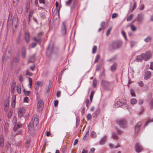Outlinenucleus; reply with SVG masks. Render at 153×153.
Masks as SVG:
<instances>
[{"mask_svg":"<svg viewBox=\"0 0 153 153\" xmlns=\"http://www.w3.org/2000/svg\"><path fill=\"white\" fill-rule=\"evenodd\" d=\"M33 121L32 123H29L28 125V132L31 135H33L35 128L39 123L38 116L36 114L33 115Z\"/></svg>","mask_w":153,"mask_h":153,"instance_id":"obj_1","label":"nucleus"},{"mask_svg":"<svg viewBox=\"0 0 153 153\" xmlns=\"http://www.w3.org/2000/svg\"><path fill=\"white\" fill-rule=\"evenodd\" d=\"M12 15L9 13V16L7 22V26H9L12 25L16 27L18 25V20L17 16L15 15L14 16L13 18V21L11 20Z\"/></svg>","mask_w":153,"mask_h":153,"instance_id":"obj_2","label":"nucleus"},{"mask_svg":"<svg viewBox=\"0 0 153 153\" xmlns=\"http://www.w3.org/2000/svg\"><path fill=\"white\" fill-rule=\"evenodd\" d=\"M123 104L124 105L123 108H126L128 111H130L131 107L128 105L126 104L125 102L122 103L120 101H118L114 104V106L115 108H117L122 106Z\"/></svg>","mask_w":153,"mask_h":153,"instance_id":"obj_3","label":"nucleus"},{"mask_svg":"<svg viewBox=\"0 0 153 153\" xmlns=\"http://www.w3.org/2000/svg\"><path fill=\"white\" fill-rule=\"evenodd\" d=\"M122 45V43L118 41L113 42L110 45V48L113 49H117Z\"/></svg>","mask_w":153,"mask_h":153,"instance_id":"obj_4","label":"nucleus"},{"mask_svg":"<svg viewBox=\"0 0 153 153\" xmlns=\"http://www.w3.org/2000/svg\"><path fill=\"white\" fill-rule=\"evenodd\" d=\"M116 123L122 128H124L126 127V122L124 119L120 118L117 119L116 120Z\"/></svg>","mask_w":153,"mask_h":153,"instance_id":"obj_5","label":"nucleus"},{"mask_svg":"<svg viewBox=\"0 0 153 153\" xmlns=\"http://www.w3.org/2000/svg\"><path fill=\"white\" fill-rule=\"evenodd\" d=\"M67 23L66 21L62 22V25L61 32L63 35L66 34V27L67 26Z\"/></svg>","mask_w":153,"mask_h":153,"instance_id":"obj_6","label":"nucleus"},{"mask_svg":"<svg viewBox=\"0 0 153 153\" xmlns=\"http://www.w3.org/2000/svg\"><path fill=\"white\" fill-rule=\"evenodd\" d=\"M143 59L145 61L148 60L152 57L151 52L149 51H147L145 53H142Z\"/></svg>","mask_w":153,"mask_h":153,"instance_id":"obj_7","label":"nucleus"},{"mask_svg":"<svg viewBox=\"0 0 153 153\" xmlns=\"http://www.w3.org/2000/svg\"><path fill=\"white\" fill-rule=\"evenodd\" d=\"M144 15L142 13L138 14L136 17V20L138 24L141 23L144 20Z\"/></svg>","mask_w":153,"mask_h":153,"instance_id":"obj_8","label":"nucleus"},{"mask_svg":"<svg viewBox=\"0 0 153 153\" xmlns=\"http://www.w3.org/2000/svg\"><path fill=\"white\" fill-rule=\"evenodd\" d=\"M43 102L42 100H39L38 102L37 108L39 112H41L43 108Z\"/></svg>","mask_w":153,"mask_h":153,"instance_id":"obj_9","label":"nucleus"},{"mask_svg":"<svg viewBox=\"0 0 153 153\" xmlns=\"http://www.w3.org/2000/svg\"><path fill=\"white\" fill-rule=\"evenodd\" d=\"M43 33L42 32H40L37 34L36 36H34L33 37L34 40L36 42L40 43L41 42L42 40L40 37L42 36Z\"/></svg>","mask_w":153,"mask_h":153,"instance_id":"obj_10","label":"nucleus"},{"mask_svg":"<svg viewBox=\"0 0 153 153\" xmlns=\"http://www.w3.org/2000/svg\"><path fill=\"white\" fill-rule=\"evenodd\" d=\"M26 55V50L25 48L23 47L22 48L21 51V58L22 59H25Z\"/></svg>","mask_w":153,"mask_h":153,"instance_id":"obj_11","label":"nucleus"},{"mask_svg":"<svg viewBox=\"0 0 153 153\" xmlns=\"http://www.w3.org/2000/svg\"><path fill=\"white\" fill-rule=\"evenodd\" d=\"M47 49V53H52L54 50L53 44H50L48 47Z\"/></svg>","mask_w":153,"mask_h":153,"instance_id":"obj_12","label":"nucleus"},{"mask_svg":"<svg viewBox=\"0 0 153 153\" xmlns=\"http://www.w3.org/2000/svg\"><path fill=\"white\" fill-rule=\"evenodd\" d=\"M142 149V148L139 143H137L136 144L135 149L136 151L137 152H141Z\"/></svg>","mask_w":153,"mask_h":153,"instance_id":"obj_13","label":"nucleus"},{"mask_svg":"<svg viewBox=\"0 0 153 153\" xmlns=\"http://www.w3.org/2000/svg\"><path fill=\"white\" fill-rule=\"evenodd\" d=\"M9 99H7V100H6L5 105L4 107V109L5 111L7 112L9 108Z\"/></svg>","mask_w":153,"mask_h":153,"instance_id":"obj_14","label":"nucleus"},{"mask_svg":"<svg viewBox=\"0 0 153 153\" xmlns=\"http://www.w3.org/2000/svg\"><path fill=\"white\" fill-rule=\"evenodd\" d=\"M19 61V56H17L14 58L13 60L12 64L13 65L16 66L17 64L18 63V62Z\"/></svg>","mask_w":153,"mask_h":153,"instance_id":"obj_15","label":"nucleus"},{"mask_svg":"<svg viewBox=\"0 0 153 153\" xmlns=\"http://www.w3.org/2000/svg\"><path fill=\"white\" fill-rule=\"evenodd\" d=\"M100 111L101 110L99 108H97L93 114V117L94 118L97 117V116L99 114Z\"/></svg>","mask_w":153,"mask_h":153,"instance_id":"obj_16","label":"nucleus"},{"mask_svg":"<svg viewBox=\"0 0 153 153\" xmlns=\"http://www.w3.org/2000/svg\"><path fill=\"white\" fill-rule=\"evenodd\" d=\"M25 39L26 42L28 43L30 41V35L29 33L25 32Z\"/></svg>","mask_w":153,"mask_h":153,"instance_id":"obj_17","label":"nucleus"},{"mask_svg":"<svg viewBox=\"0 0 153 153\" xmlns=\"http://www.w3.org/2000/svg\"><path fill=\"white\" fill-rule=\"evenodd\" d=\"M101 85L103 87H108L110 85V83L105 80H102L101 83Z\"/></svg>","mask_w":153,"mask_h":153,"instance_id":"obj_18","label":"nucleus"},{"mask_svg":"<svg viewBox=\"0 0 153 153\" xmlns=\"http://www.w3.org/2000/svg\"><path fill=\"white\" fill-rule=\"evenodd\" d=\"M16 87V82L13 81L12 83L11 87V92L12 93H13L14 91V89Z\"/></svg>","mask_w":153,"mask_h":153,"instance_id":"obj_19","label":"nucleus"},{"mask_svg":"<svg viewBox=\"0 0 153 153\" xmlns=\"http://www.w3.org/2000/svg\"><path fill=\"white\" fill-rule=\"evenodd\" d=\"M143 59L142 54L139 56H137L136 58V60L137 62H141L142 61Z\"/></svg>","mask_w":153,"mask_h":153,"instance_id":"obj_20","label":"nucleus"},{"mask_svg":"<svg viewBox=\"0 0 153 153\" xmlns=\"http://www.w3.org/2000/svg\"><path fill=\"white\" fill-rule=\"evenodd\" d=\"M20 117H22L25 112V109L23 107L20 108Z\"/></svg>","mask_w":153,"mask_h":153,"instance_id":"obj_21","label":"nucleus"},{"mask_svg":"<svg viewBox=\"0 0 153 153\" xmlns=\"http://www.w3.org/2000/svg\"><path fill=\"white\" fill-rule=\"evenodd\" d=\"M20 134L22 133V132H24L25 131V128L24 125L23 124H20Z\"/></svg>","mask_w":153,"mask_h":153,"instance_id":"obj_22","label":"nucleus"},{"mask_svg":"<svg viewBox=\"0 0 153 153\" xmlns=\"http://www.w3.org/2000/svg\"><path fill=\"white\" fill-rule=\"evenodd\" d=\"M33 13L34 11L33 10H30L29 12L28 15V19L29 21H30V19L31 18Z\"/></svg>","mask_w":153,"mask_h":153,"instance_id":"obj_23","label":"nucleus"},{"mask_svg":"<svg viewBox=\"0 0 153 153\" xmlns=\"http://www.w3.org/2000/svg\"><path fill=\"white\" fill-rule=\"evenodd\" d=\"M106 138L105 136L103 137L101 139L100 142V144L101 145L105 143L106 140Z\"/></svg>","mask_w":153,"mask_h":153,"instance_id":"obj_24","label":"nucleus"},{"mask_svg":"<svg viewBox=\"0 0 153 153\" xmlns=\"http://www.w3.org/2000/svg\"><path fill=\"white\" fill-rule=\"evenodd\" d=\"M4 145V140L2 137H0V146L1 147H3Z\"/></svg>","mask_w":153,"mask_h":153,"instance_id":"obj_25","label":"nucleus"},{"mask_svg":"<svg viewBox=\"0 0 153 153\" xmlns=\"http://www.w3.org/2000/svg\"><path fill=\"white\" fill-rule=\"evenodd\" d=\"M142 123L141 122L138 123L137 124L135 127V130L136 131H138Z\"/></svg>","mask_w":153,"mask_h":153,"instance_id":"obj_26","label":"nucleus"},{"mask_svg":"<svg viewBox=\"0 0 153 153\" xmlns=\"http://www.w3.org/2000/svg\"><path fill=\"white\" fill-rule=\"evenodd\" d=\"M137 101L135 99L133 98L131 99L130 101V103L132 105H134L137 103Z\"/></svg>","mask_w":153,"mask_h":153,"instance_id":"obj_27","label":"nucleus"},{"mask_svg":"<svg viewBox=\"0 0 153 153\" xmlns=\"http://www.w3.org/2000/svg\"><path fill=\"white\" fill-rule=\"evenodd\" d=\"M28 81L29 84H28V85L29 88H31L32 87L33 82V80L32 79L30 78L29 77L28 78Z\"/></svg>","mask_w":153,"mask_h":153,"instance_id":"obj_28","label":"nucleus"},{"mask_svg":"<svg viewBox=\"0 0 153 153\" xmlns=\"http://www.w3.org/2000/svg\"><path fill=\"white\" fill-rule=\"evenodd\" d=\"M109 146L111 148H118L120 147V145L118 143L117 145L114 147L113 146L111 143H109Z\"/></svg>","mask_w":153,"mask_h":153,"instance_id":"obj_29","label":"nucleus"},{"mask_svg":"<svg viewBox=\"0 0 153 153\" xmlns=\"http://www.w3.org/2000/svg\"><path fill=\"white\" fill-rule=\"evenodd\" d=\"M15 101H16V96L15 95H14L13 97V101L12 102V107L13 108L15 107Z\"/></svg>","mask_w":153,"mask_h":153,"instance_id":"obj_30","label":"nucleus"},{"mask_svg":"<svg viewBox=\"0 0 153 153\" xmlns=\"http://www.w3.org/2000/svg\"><path fill=\"white\" fill-rule=\"evenodd\" d=\"M51 80H50L49 81V85L48 86V89L46 91L47 93H48L50 91V89L51 88Z\"/></svg>","mask_w":153,"mask_h":153,"instance_id":"obj_31","label":"nucleus"},{"mask_svg":"<svg viewBox=\"0 0 153 153\" xmlns=\"http://www.w3.org/2000/svg\"><path fill=\"white\" fill-rule=\"evenodd\" d=\"M151 39H152L151 37L150 36H149L144 39V41L145 42H148L151 41Z\"/></svg>","mask_w":153,"mask_h":153,"instance_id":"obj_32","label":"nucleus"},{"mask_svg":"<svg viewBox=\"0 0 153 153\" xmlns=\"http://www.w3.org/2000/svg\"><path fill=\"white\" fill-rule=\"evenodd\" d=\"M117 64L116 63H114L113 65L111 66V70L112 71H114L116 68Z\"/></svg>","mask_w":153,"mask_h":153,"instance_id":"obj_33","label":"nucleus"},{"mask_svg":"<svg viewBox=\"0 0 153 153\" xmlns=\"http://www.w3.org/2000/svg\"><path fill=\"white\" fill-rule=\"evenodd\" d=\"M30 140L28 139L25 142V146L26 148H28L30 146Z\"/></svg>","mask_w":153,"mask_h":153,"instance_id":"obj_34","label":"nucleus"},{"mask_svg":"<svg viewBox=\"0 0 153 153\" xmlns=\"http://www.w3.org/2000/svg\"><path fill=\"white\" fill-rule=\"evenodd\" d=\"M8 124L7 123H5L4 126V130L6 132H7L8 131Z\"/></svg>","mask_w":153,"mask_h":153,"instance_id":"obj_35","label":"nucleus"},{"mask_svg":"<svg viewBox=\"0 0 153 153\" xmlns=\"http://www.w3.org/2000/svg\"><path fill=\"white\" fill-rule=\"evenodd\" d=\"M97 47L96 45H94L93 46L92 49V53L93 54L95 53L97 51Z\"/></svg>","mask_w":153,"mask_h":153,"instance_id":"obj_36","label":"nucleus"},{"mask_svg":"<svg viewBox=\"0 0 153 153\" xmlns=\"http://www.w3.org/2000/svg\"><path fill=\"white\" fill-rule=\"evenodd\" d=\"M24 92L26 96H29L30 94V91L26 90L25 89H24Z\"/></svg>","mask_w":153,"mask_h":153,"instance_id":"obj_37","label":"nucleus"},{"mask_svg":"<svg viewBox=\"0 0 153 153\" xmlns=\"http://www.w3.org/2000/svg\"><path fill=\"white\" fill-rule=\"evenodd\" d=\"M111 137L114 140H117L118 139L117 136L114 133L112 134Z\"/></svg>","mask_w":153,"mask_h":153,"instance_id":"obj_38","label":"nucleus"},{"mask_svg":"<svg viewBox=\"0 0 153 153\" xmlns=\"http://www.w3.org/2000/svg\"><path fill=\"white\" fill-rule=\"evenodd\" d=\"M19 0H13V4L14 6H17L19 4Z\"/></svg>","mask_w":153,"mask_h":153,"instance_id":"obj_39","label":"nucleus"},{"mask_svg":"<svg viewBox=\"0 0 153 153\" xmlns=\"http://www.w3.org/2000/svg\"><path fill=\"white\" fill-rule=\"evenodd\" d=\"M12 114V110L10 109L9 110L8 113L7 115L8 118L9 119H10L11 117Z\"/></svg>","mask_w":153,"mask_h":153,"instance_id":"obj_40","label":"nucleus"},{"mask_svg":"<svg viewBox=\"0 0 153 153\" xmlns=\"http://www.w3.org/2000/svg\"><path fill=\"white\" fill-rule=\"evenodd\" d=\"M121 33H122V34L123 36L124 37L125 40H127V37L126 36V33L123 30H122L121 31Z\"/></svg>","mask_w":153,"mask_h":153,"instance_id":"obj_41","label":"nucleus"},{"mask_svg":"<svg viewBox=\"0 0 153 153\" xmlns=\"http://www.w3.org/2000/svg\"><path fill=\"white\" fill-rule=\"evenodd\" d=\"M89 131L88 130L86 132V134L83 137V139L85 140H86L87 139L89 135Z\"/></svg>","mask_w":153,"mask_h":153,"instance_id":"obj_42","label":"nucleus"},{"mask_svg":"<svg viewBox=\"0 0 153 153\" xmlns=\"http://www.w3.org/2000/svg\"><path fill=\"white\" fill-rule=\"evenodd\" d=\"M133 14H131L129 16H128L127 18V21H130L133 18Z\"/></svg>","mask_w":153,"mask_h":153,"instance_id":"obj_43","label":"nucleus"},{"mask_svg":"<svg viewBox=\"0 0 153 153\" xmlns=\"http://www.w3.org/2000/svg\"><path fill=\"white\" fill-rule=\"evenodd\" d=\"M151 75V72L149 71H148L145 73V76H150Z\"/></svg>","mask_w":153,"mask_h":153,"instance_id":"obj_44","label":"nucleus"},{"mask_svg":"<svg viewBox=\"0 0 153 153\" xmlns=\"http://www.w3.org/2000/svg\"><path fill=\"white\" fill-rule=\"evenodd\" d=\"M136 42L135 41H131L130 42V45L131 48H133L136 44Z\"/></svg>","mask_w":153,"mask_h":153,"instance_id":"obj_45","label":"nucleus"},{"mask_svg":"<svg viewBox=\"0 0 153 153\" xmlns=\"http://www.w3.org/2000/svg\"><path fill=\"white\" fill-rule=\"evenodd\" d=\"M29 99L28 97H24L23 102L24 103H27L28 102Z\"/></svg>","mask_w":153,"mask_h":153,"instance_id":"obj_46","label":"nucleus"},{"mask_svg":"<svg viewBox=\"0 0 153 153\" xmlns=\"http://www.w3.org/2000/svg\"><path fill=\"white\" fill-rule=\"evenodd\" d=\"M91 136L92 137L94 138L96 136V134L94 131H92L91 134Z\"/></svg>","mask_w":153,"mask_h":153,"instance_id":"obj_47","label":"nucleus"},{"mask_svg":"<svg viewBox=\"0 0 153 153\" xmlns=\"http://www.w3.org/2000/svg\"><path fill=\"white\" fill-rule=\"evenodd\" d=\"M94 94V92L93 91H92L91 92V94L90 98V100L91 101V102L92 101V100L93 97V95Z\"/></svg>","mask_w":153,"mask_h":153,"instance_id":"obj_48","label":"nucleus"},{"mask_svg":"<svg viewBox=\"0 0 153 153\" xmlns=\"http://www.w3.org/2000/svg\"><path fill=\"white\" fill-rule=\"evenodd\" d=\"M19 128V125L18 124L15 125L13 128L14 131H16V130Z\"/></svg>","mask_w":153,"mask_h":153,"instance_id":"obj_49","label":"nucleus"},{"mask_svg":"<svg viewBox=\"0 0 153 153\" xmlns=\"http://www.w3.org/2000/svg\"><path fill=\"white\" fill-rule=\"evenodd\" d=\"M85 103L87 107L88 108L90 105V104L88 100L87 99L86 100Z\"/></svg>","mask_w":153,"mask_h":153,"instance_id":"obj_50","label":"nucleus"},{"mask_svg":"<svg viewBox=\"0 0 153 153\" xmlns=\"http://www.w3.org/2000/svg\"><path fill=\"white\" fill-rule=\"evenodd\" d=\"M93 84L94 86V87H95L97 85V81L95 79H94L93 82Z\"/></svg>","mask_w":153,"mask_h":153,"instance_id":"obj_51","label":"nucleus"},{"mask_svg":"<svg viewBox=\"0 0 153 153\" xmlns=\"http://www.w3.org/2000/svg\"><path fill=\"white\" fill-rule=\"evenodd\" d=\"M36 84L39 86H42V83L39 81H37L36 82Z\"/></svg>","mask_w":153,"mask_h":153,"instance_id":"obj_52","label":"nucleus"},{"mask_svg":"<svg viewBox=\"0 0 153 153\" xmlns=\"http://www.w3.org/2000/svg\"><path fill=\"white\" fill-rule=\"evenodd\" d=\"M118 16V15L117 13H113L112 15V17L113 19H114L115 18H116Z\"/></svg>","mask_w":153,"mask_h":153,"instance_id":"obj_53","label":"nucleus"},{"mask_svg":"<svg viewBox=\"0 0 153 153\" xmlns=\"http://www.w3.org/2000/svg\"><path fill=\"white\" fill-rule=\"evenodd\" d=\"M100 58V56L99 55H97L96 56V58L94 62L95 63H96L98 61Z\"/></svg>","mask_w":153,"mask_h":153,"instance_id":"obj_54","label":"nucleus"},{"mask_svg":"<svg viewBox=\"0 0 153 153\" xmlns=\"http://www.w3.org/2000/svg\"><path fill=\"white\" fill-rule=\"evenodd\" d=\"M131 30L133 31H135L136 30V28L133 25H131L130 26Z\"/></svg>","mask_w":153,"mask_h":153,"instance_id":"obj_55","label":"nucleus"},{"mask_svg":"<svg viewBox=\"0 0 153 153\" xmlns=\"http://www.w3.org/2000/svg\"><path fill=\"white\" fill-rule=\"evenodd\" d=\"M91 116H92L90 114V113L88 114H87V117H86L87 119L88 120H90L91 117Z\"/></svg>","mask_w":153,"mask_h":153,"instance_id":"obj_56","label":"nucleus"},{"mask_svg":"<svg viewBox=\"0 0 153 153\" xmlns=\"http://www.w3.org/2000/svg\"><path fill=\"white\" fill-rule=\"evenodd\" d=\"M131 94L132 97H135V94L134 92L132 89L130 90Z\"/></svg>","mask_w":153,"mask_h":153,"instance_id":"obj_57","label":"nucleus"},{"mask_svg":"<svg viewBox=\"0 0 153 153\" xmlns=\"http://www.w3.org/2000/svg\"><path fill=\"white\" fill-rule=\"evenodd\" d=\"M136 7H137V3H136V2H134L133 6L132 7V11H133V10H134L135 9V8H136Z\"/></svg>","mask_w":153,"mask_h":153,"instance_id":"obj_58","label":"nucleus"},{"mask_svg":"<svg viewBox=\"0 0 153 153\" xmlns=\"http://www.w3.org/2000/svg\"><path fill=\"white\" fill-rule=\"evenodd\" d=\"M137 83L140 86L143 87V82H142V81H140L138 82Z\"/></svg>","mask_w":153,"mask_h":153,"instance_id":"obj_59","label":"nucleus"},{"mask_svg":"<svg viewBox=\"0 0 153 153\" xmlns=\"http://www.w3.org/2000/svg\"><path fill=\"white\" fill-rule=\"evenodd\" d=\"M153 122V119H152L151 120H148L147 122H146V123H145V124L144 125V126H146L147 125V124L150 123V122Z\"/></svg>","mask_w":153,"mask_h":153,"instance_id":"obj_60","label":"nucleus"},{"mask_svg":"<svg viewBox=\"0 0 153 153\" xmlns=\"http://www.w3.org/2000/svg\"><path fill=\"white\" fill-rule=\"evenodd\" d=\"M61 94V92L60 91H57L56 94V96L57 97H59L60 96Z\"/></svg>","mask_w":153,"mask_h":153,"instance_id":"obj_61","label":"nucleus"},{"mask_svg":"<svg viewBox=\"0 0 153 153\" xmlns=\"http://www.w3.org/2000/svg\"><path fill=\"white\" fill-rule=\"evenodd\" d=\"M58 102L57 100H55L54 101V105L55 107H56L58 105Z\"/></svg>","mask_w":153,"mask_h":153,"instance_id":"obj_62","label":"nucleus"},{"mask_svg":"<svg viewBox=\"0 0 153 153\" xmlns=\"http://www.w3.org/2000/svg\"><path fill=\"white\" fill-rule=\"evenodd\" d=\"M26 74L27 75H29L30 76H31L32 75V74L28 71H26Z\"/></svg>","mask_w":153,"mask_h":153,"instance_id":"obj_63","label":"nucleus"},{"mask_svg":"<svg viewBox=\"0 0 153 153\" xmlns=\"http://www.w3.org/2000/svg\"><path fill=\"white\" fill-rule=\"evenodd\" d=\"M150 69L153 70V62H151Z\"/></svg>","mask_w":153,"mask_h":153,"instance_id":"obj_64","label":"nucleus"}]
</instances>
